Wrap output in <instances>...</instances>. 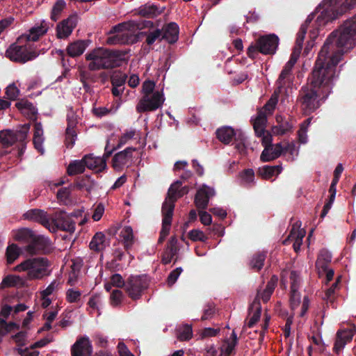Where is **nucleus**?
<instances>
[{"mask_svg":"<svg viewBox=\"0 0 356 356\" xmlns=\"http://www.w3.org/2000/svg\"><path fill=\"white\" fill-rule=\"evenodd\" d=\"M6 94L10 100H15L19 95V90L15 83H12L6 88Z\"/></svg>","mask_w":356,"mask_h":356,"instance_id":"59","label":"nucleus"},{"mask_svg":"<svg viewBox=\"0 0 356 356\" xmlns=\"http://www.w3.org/2000/svg\"><path fill=\"white\" fill-rule=\"evenodd\" d=\"M356 4V0H323L320 6L323 7L321 14L317 17V22L319 25L325 24L336 19L347 10L350 9Z\"/></svg>","mask_w":356,"mask_h":356,"instance_id":"6","label":"nucleus"},{"mask_svg":"<svg viewBox=\"0 0 356 356\" xmlns=\"http://www.w3.org/2000/svg\"><path fill=\"white\" fill-rule=\"evenodd\" d=\"M237 343V336L234 331L232 332L230 337L223 342L221 346V356H229L234 351Z\"/></svg>","mask_w":356,"mask_h":356,"instance_id":"37","label":"nucleus"},{"mask_svg":"<svg viewBox=\"0 0 356 356\" xmlns=\"http://www.w3.org/2000/svg\"><path fill=\"white\" fill-rule=\"evenodd\" d=\"M21 249L16 244H11L6 250V258L8 264L13 263L20 255Z\"/></svg>","mask_w":356,"mask_h":356,"instance_id":"48","label":"nucleus"},{"mask_svg":"<svg viewBox=\"0 0 356 356\" xmlns=\"http://www.w3.org/2000/svg\"><path fill=\"white\" fill-rule=\"evenodd\" d=\"M135 150V148L127 147L123 151L115 154L113 158L112 165L113 168L116 170H120L131 163L133 152Z\"/></svg>","mask_w":356,"mask_h":356,"instance_id":"24","label":"nucleus"},{"mask_svg":"<svg viewBox=\"0 0 356 356\" xmlns=\"http://www.w3.org/2000/svg\"><path fill=\"white\" fill-rule=\"evenodd\" d=\"M48 242L47 238L35 234L31 240L26 243L27 245L23 247L22 251L30 255L39 254L45 249Z\"/></svg>","mask_w":356,"mask_h":356,"instance_id":"17","label":"nucleus"},{"mask_svg":"<svg viewBox=\"0 0 356 356\" xmlns=\"http://www.w3.org/2000/svg\"><path fill=\"white\" fill-rule=\"evenodd\" d=\"M297 60L298 58L291 56L289 60L285 64L277 81L279 90H281V88L286 84L289 85L291 83L293 77L292 69Z\"/></svg>","mask_w":356,"mask_h":356,"instance_id":"21","label":"nucleus"},{"mask_svg":"<svg viewBox=\"0 0 356 356\" xmlns=\"http://www.w3.org/2000/svg\"><path fill=\"white\" fill-rule=\"evenodd\" d=\"M24 216L25 219L40 223L49 230L51 217L46 211L38 209H31L26 211Z\"/></svg>","mask_w":356,"mask_h":356,"instance_id":"23","label":"nucleus"},{"mask_svg":"<svg viewBox=\"0 0 356 356\" xmlns=\"http://www.w3.org/2000/svg\"><path fill=\"white\" fill-rule=\"evenodd\" d=\"M44 136H43V129L41 123L35 122L34 124V133H33V144L36 149L41 154H43L44 152V149L43 147V142H44Z\"/></svg>","mask_w":356,"mask_h":356,"instance_id":"31","label":"nucleus"},{"mask_svg":"<svg viewBox=\"0 0 356 356\" xmlns=\"http://www.w3.org/2000/svg\"><path fill=\"white\" fill-rule=\"evenodd\" d=\"M266 257V254L264 252H258L255 254L250 261V267L256 270L261 269L264 266Z\"/></svg>","mask_w":356,"mask_h":356,"instance_id":"50","label":"nucleus"},{"mask_svg":"<svg viewBox=\"0 0 356 356\" xmlns=\"http://www.w3.org/2000/svg\"><path fill=\"white\" fill-rule=\"evenodd\" d=\"M90 44L88 40H78L70 43L67 48V54L72 58L80 56L83 54Z\"/></svg>","mask_w":356,"mask_h":356,"instance_id":"27","label":"nucleus"},{"mask_svg":"<svg viewBox=\"0 0 356 356\" xmlns=\"http://www.w3.org/2000/svg\"><path fill=\"white\" fill-rule=\"evenodd\" d=\"M284 152V148L280 143L266 147L261 154V160L267 162L278 158Z\"/></svg>","mask_w":356,"mask_h":356,"instance_id":"28","label":"nucleus"},{"mask_svg":"<svg viewBox=\"0 0 356 356\" xmlns=\"http://www.w3.org/2000/svg\"><path fill=\"white\" fill-rule=\"evenodd\" d=\"M178 38L179 26L176 23H170L163 29L162 38L167 40L169 43L177 42Z\"/></svg>","mask_w":356,"mask_h":356,"instance_id":"33","label":"nucleus"},{"mask_svg":"<svg viewBox=\"0 0 356 356\" xmlns=\"http://www.w3.org/2000/svg\"><path fill=\"white\" fill-rule=\"evenodd\" d=\"M6 56L11 60L25 63L35 58L38 52L33 50L32 45L28 42H19V38L17 44L10 46L6 52Z\"/></svg>","mask_w":356,"mask_h":356,"instance_id":"8","label":"nucleus"},{"mask_svg":"<svg viewBox=\"0 0 356 356\" xmlns=\"http://www.w3.org/2000/svg\"><path fill=\"white\" fill-rule=\"evenodd\" d=\"M280 165H265L259 169V174L265 179H269L274 176L278 175L282 172Z\"/></svg>","mask_w":356,"mask_h":356,"instance_id":"40","label":"nucleus"},{"mask_svg":"<svg viewBox=\"0 0 356 356\" xmlns=\"http://www.w3.org/2000/svg\"><path fill=\"white\" fill-rule=\"evenodd\" d=\"M217 138L223 143L229 144L235 135L234 130L230 127H224L216 131Z\"/></svg>","mask_w":356,"mask_h":356,"instance_id":"39","label":"nucleus"},{"mask_svg":"<svg viewBox=\"0 0 356 356\" xmlns=\"http://www.w3.org/2000/svg\"><path fill=\"white\" fill-rule=\"evenodd\" d=\"M275 120L277 124L271 129L274 135H284L291 130L292 125L289 122L284 120L282 115H277Z\"/></svg>","mask_w":356,"mask_h":356,"instance_id":"30","label":"nucleus"},{"mask_svg":"<svg viewBox=\"0 0 356 356\" xmlns=\"http://www.w3.org/2000/svg\"><path fill=\"white\" fill-rule=\"evenodd\" d=\"M86 164L83 157L81 160H75L70 163L67 167V173L69 175H75L84 172Z\"/></svg>","mask_w":356,"mask_h":356,"instance_id":"44","label":"nucleus"},{"mask_svg":"<svg viewBox=\"0 0 356 356\" xmlns=\"http://www.w3.org/2000/svg\"><path fill=\"white\" fill-rule=\"evenodd\" d=\"M176 253L177 249L175 247H174L173 245L168 247L162 257L163 263L165 264L170 263L173 257L175 256Z\"/></svg>","mask_w":356,"mask_h":356,"instance_id":"55","label":"nucleus"},{"mask_svg":"<svg viewBox=\"0 0 356 356\" xmlns=\"http://www.w3.org/2000/svg\"><path fill=\"white\" fill-rule=\"evenodd\" d=\"M113 149H110L108 142L105 147V152L102 157L88 154L83 156L86 167L96 172H102L106 168V159L111 155Z\"/></svg>","mask_w":356,"mask_h":356,"instance_id":"14","label":"nucleus"},{"mask_svg":"<svg viewBox=\"0 0 356 356\" xmlns=\"http://www.w3.org/2000/svg\"><path fill=\"white\" fill-rule=\"evenodd\" d=\"M291 281V296L290 305L293 311H296L300 305V294L298 288L301 282L300 274L296 271H291L290 273Z\"/></svg>","mask_w":356,"mask_h":356,"instance_id":"16","label":"nucleus"},{"mask_svg":"<svg viewBox=\"0 0 356 356\" xmlns=\"http://www.w3.org/2000/svg\"><path fill=\"white\" fill-rule=\"evenodd\" d=\"M278 37L274 34L260 37L255 45H251L248 49L250 57L255 58L258 51L263 54H274L278 47Z\"/></svg>","mask_w":356,"mask_h":356,"instance_id":"9","label":"nucleus"},{"mask_svg":"<svg viewBox=\"0 0 356 356\" xmlns=\"http://www.w3.org/2000/svg\"><path fill=\"white\" fill-rule=\"evenodd\" d=\"M26 280V279L19 275H9L3 279L0 284V288L3 289L12 286H23L25 284Z\"/></svg>","mask_w":356,"mask_h":356,"instance_id":"36","label":"nucleus"},{"mask_svg":"<svg viewBox=\"0 0 356 356\" xmlns=\"http://www.w3.org/2000/svg\"><path fill=\"white\" fill-rule=\"evenodd\" d=\"M312 118H308L300 124V129L298 131V140L300 143L305 144L307 142V133Z\"/></svg>","mask_w":356,"mask_h":356,"instance_id":"49","label":"nucleus"},{"mask_svg":"<svg viewBox=\"0 0 356 356\" xmlns=\"http://www.w3.org/2000/svg\"><path fill=\"white\" fill-rule=\"evenodd\" d=\"M65 7V2L64 0H58L54 5L51 13V19L54 21H56L58 19L59 15Z\"/></svg>","mask_w":356,"mask_h":356,"instance_id":"53","label":"nucleus"},{"mask_svg":"<svg viewBox=\"0 0 356 356\" xmlns=\"http://www.w3.org/2000/svg\"><path fill=\"white\" fill-rule=\"evenodd\" d=\"M17 352L21 356H38L39 351L36 350L34 348H32L31 345L27 348H18Z\"/></svg>","mask_w":356,"mask_h":356,"instance_id":"62","label":"nucleus"},{"mask_svg":"<svg viewBox=\"0 0 356 356\" xmlns=\"http://www.w3.org/2000/svg\"><path fill=\"white\" fill-rule=\"evenodd\" d=\"M126 51L103 47L95 48L86 54L88 67L92 71L118 67L126 60Z\"/></svg>","mask_w":356,"mask_h":356,"instance_id":"2","label":"nucleus"},{"mask_svg":"<svg viewBox=\"0 0 356 356\" xmlns=\"http://www.w3.org/2000/svg\"><path fill=\"white\" fill-rule=\"evenodd\" d=\"M147 286L148 283L145 277L132 275L127 279L125 289L129 296L133 300H136L140 298L142 292Z\"/></svg>","mask_w":356,"mask_h":356,"instance_id":"13","label":"nucleus"},{"mask_svg":"<svg viewBox=\"0 0 356 356\" xmlns=\"http://www.w3.org/2000/svg\"><path fill=\"white\" fill-rule=\"evenodd\" d=\"M12 339L18 346H23L26 344L27 334L23 331L18 332L15 334L12 335Z\"/></svg>","mask_w":356,"mask_h":356,"instance_id":"58","label":"nucleus"},{"mask_svg":"<svg viewBox=\"0 0 356 356\" xmlns=\"http://www.w3.org/2000/svg\"><path fill=\"white\" fill-rule=\"evenodd\" d=\"M139 24L134 21L124 22L114 26L106 39L108 44H133L138 41Z\"/></svg>","mask_w":356,"mask_h":356,"instance_id":"5","label":"nucleus"},{"mask_svg":"<svg viewBox=\"0 0 356 356\" xmlns=\"http://www.w3.org/2000/svg\"><path fill=\"white\" fill-rule=\"evenodd\" d=\"M136 136H138V133L136 131V129H129L124 131V133L122 134L121 137L119 139L118 144L116 147H110V149H116L117 148H120L122 146L124 145L126 143H127L131 140L135 138Z\"/></svg>","mask_w":356,"mask_h":356,"instance_id":"45","label":"nucleus"},{"mask_svg":"<svg viewBox=\"0 0 356 356\" xmlns=\"http://www.w3.org/2000/svg\"><path fill=\"white\" fill-rule=\"evenodd\" d=\"M57 315V310L46 311L43 314V318L44 319L45 323L38 332H40L41 331L49 330L51 328V323L56 319Z\"/></svg>","mask_w":356,"mask_h":356,"instance_id":"46","label":"nucleus"},{"mask_svg":"<svg viewBox=\"0 0 356 356\" xmlns=\"http://www.w3.org/2000/svg\"><path fill=\"white\" fill-rule=\"evenodd\" d=\"M165 102L163 90H156L154 93L143 95L136 106L138 113L153 111L162 106Z\"/></svg>","mask_w":356,"mask_h":356,"instance_id":"10","label":"nucleus"},{"mask_svg":"<svg viewBox=\"0 0 356 356\" xmlns=\"http://www.w3.org/2000/svg\"><path fill=\"white\" fill-rule=\"evenodd\" d=\"M277 282V277L275 276L272 277L270 280L268 282L266 289L263 291H259L257 293V296L254 301L259 302V300L261 299L264 302H268L274 291Z\"/></svg>","mask_w":356,"mask_h":356,"instance_id":"32","label":"nucleus"},{"mask_svg":"<svg viewBox=\"0 0 356 356\" xmlns=\"http://www.w3.org/2000/svg\"><path fill=\"white\" fill-rule=\"evenodd\" d=\"M81 296V292L74 289H69L66 291V300L70 303L78 302Z\"/></svg>","mask_w":356,"mask_h":356,"instance_id":"54","label":"nucleus"},{"mask_svg":"<svg viewBox=\"0 0 356 356\" xmlns=\"http://www.w3.org/2000/svg\"><path fill=\"white\" fill-rule=\"evenodd\" d=\"M73 215H67L65 212L60 211L51 216L49 231L56 232L58 229L73 232L75 230L76 222L72 219Z\"/></svg>","mask_w":356,"mask_h":356,"instance_id":"11","label":"nucleus"},{"mask_svg":"<svg viewBox=\"0 0 356 356\" xmlns=\"http://www.w3.org/2000/svg\"><path fill=\"white\" fill-rule=\"evenodd\" d=\"M92 346L86 336L80 337L71 348L72 356H91Z\"/></svg>","mask_w":356,"mask_h":356,"instance_id":"20","label":"nucleus"},{"mask_svg":"<svg viewBox=\"0 0 356 356\" xmlns=\"http://www.w3.org/2000/svg\"><path fill=\"white\" fill-rule=\"evenodd\" d=\"M30 130V124H25L16 132L10 130L0 131V143L4 147H10L16 141L23 143L27 138Z\"/></svg>","mask_w":356,"mask_h":356,"instance_id":"12","label":"nucleus"},{"mask_svg":"<svg viewBox=\"0 0 356 356\" xmlns=\"http://www.w3.org/2000/svg\"><path fill=\"white\" fill-rule=\"evenodd\" d=\"M181 182L179 181L173 183L168 189V196L163 204L162 228L159 238V243H160L165 240L169 234L175 201L186 193L184 189L181 188Z\"/></svg>","mask_w":356,"mask_h":356,"instance_id":"3","label":"nucleus"},{"mask_svg":"<svg viewBox=\"0 0 356 356\" xmlns=\"http://www.w3.org/2000/svg\"><path fill=\"white\" fill-rule=\"evenodd\" d=\"M193 336L192 327L189 325H184L177 329V337L180 341H187Z\"/></svg>","mask_w":356,"mask_h":356,"instance_id":"51","label":"nucleus"},{"mask_svg":"<svg viewBox=\"0 0 356 356\" xmlns=\"http://www.w3.org/2000/svg\"><path fill=\"white\" fill-rule=\"evenodd\" d=\"M49 28V24L45 20H42L39 23L35 24L28 33L19 37V42H31L37 41L40 37L44 35Z\"/></svg>","mask_w":356,"mask_h":356,"instance_id":"15","label":"nucleus"},{"mask_svg":"<svg viewBox=\"0 0 356 356\" xmlns=\"http://www.w3.org/2000/svg\"><path fill=\"white\" fill-rule=\"evenodd\" d=\"M283 154H289L287 159L293 161L298 155L299 148L296 147L294 143H288L285 147H283Z\"/></svg>","mask_w":356,"mask_h":356,"instance_id":"52","label":"nucleus"},{"mask_svg":"<svg viewBox=\"0 0 356 356\" xmlns=\"http://www.w3.org/2000/svg\"><path fill=\"white\" fill-rule=\"evenodd\" d=\"M118 109V107H116L115 108H108L106 107H97V108H95L93 109V113L99 117V118H102L103 116H105V115H107L109 113H114L116 112Z\"/></svg>","mask_w":356,"mask_h":356,"instance_id":"61","label":"nucleus"},{"mask_svg":"<svg viewBox=\"0 0 356 356\" xmlns=\"http://www.w3.org/2000/svg\"><path fill=\"white\" fill-rule=\"evenodd\" d=\"M34 235L35 234L33 231L28 228H21L13 230L12 232V236L13 239L22 243H26L29 242Z\"/></svg>","mask_w":356,"mask_h":356,"instance_id":"35","label":"nucleus"},{"mask_svg":"<svg viewBox=\"0 0 356 356\" xmlns=\"http://www.w3.org/2000/svg\"><path fill=\"white\" fill-rule=\"evenodd\" d=\"M70 194V188H62L57 193L58 200L64 204H67L69 201V197Z\"/></svg>","mask_w":356,"mask_h":356,"instance_id":"57","label":"nucleus"},{"mask_svg":"<svg viewBox=\"0 0 356 356\" xmlns=\"http://www.w3.org/2000/svg\"><path fill=\"white\" fill-rule=\"evenodd\" d=\"M281 90L277 89L271 95L266 104L258 110L255 118H252V124L254 132L261 134L264 132L267 123V116L273 114L278 102L279 93Z\"/></svg>","mask_w":356,"mask_h":356,"instance_id":"7","label":"nucleus"},{"mask_svg":"<svg viewBox=\"0 0 356 356\" xmlns=\"http://www.w3.org/2000/svg\"><path fill=\"white\" fill-rule=\"evenodd\" d=\"M261 308L260 303L254 301L252 305H251L250 309V320L248 323V325L249 327H253L255 323L259 321L261 316Z\"/></svg>","mask_w":356,"mask_h":356,"instance_id":"42","label":"nucleus"},{"mask_svg":"<svg viewBox=\"0 0 356 356\" xmlns=\"http://www.w3.org/2000/svg\"><path fill=\"white\" fill-rule=\"evenodd\" d=\"M75 122L74 121L69 120L68 126L66 129V143L68 147H72L76 139V133L74 129Z\"/></svg>","mask_w":356,"mask_h":356,"instance_id":"47","label":"nucleus"},{"mask_svg":"<svg viewBox=\"0 0 356 356\" xmlns=\"http://www.w3.org/2000/svg\"><path fill=\"white\" fill-rule=\"evenodd\" d=\"M306 232L300 228V223L296 222L292 225L291 232L288 237L283 241L284 245L293 242L294 250L298 252L300 250L302 243V239L305 236Z\"/></svg>","mask_w":356,"mask_h":356,"instance_id":"18","label":"nucleus"},{"mask_svg":"<svg viewBox=\"0 0 356 356\" xmlns=\"http://www.w3.org/2000/svg\"><path fill=\"white\" fill-rule=\"evenodd\" d=\"M12 311L13 307L8 305H5L1 309L0 312V337H3L19 329V325L15 323H7L5 319L1 318V317L6 318Z\"/></svg>","mask_w":356,"mask_h":356,"instance_id":"22","label":"nucleus"},{"mask_svg":"<svg viewBox=\"0 0 356 356\" xmlns=\"http://www.w3.org/2000/svg\"><path fill=\"white\" fill-rule=\"evenodd\" d=\"M161 10L155 5L145 4L139 8L138 13L145 17H154L159 15Z\"/></svg>","mask_w":356,"mask_h":356,"instance_id":"43","label":"nucleus"},{"mask_svg":"<svg viewBox=\"0 0 356 356\" xmlns=\"http://www.w3.org/2000/svg\"><path fill=\"white\" fill-rule=\"evenodd\" d=\"M189 238L194 241H204L207 240V236L204 233L199 229H193L188 233Z\"/></svg>","mask_w":356,"mask_h":356,"instance_id":"63","label":"nucleus"},{"mask_svg":"<svg viewBox=\"0 0 356 356\" xmlns=\"http://www.w3.org/2000/svg\"><path fill=\"white\" fill-rule=\"evenodd\" d=\"M162 36V31L160 29H156L147 33L146 42L149 45L154 44Z\"/></svg>","mask_w":356,"mask_h":356,"instance_id":"60","label":"nucleus"},{"mask_svg":"<svg viewBox=\"0 0 356 356\" xmlns=\"http://www.w3.org/2000/svg\"><path fill=\"white\" fill-rule=\"evenodd\" d=\"M154 88H155V83L154 81H152L149 80L145 81L143 83V86H142L143 95H150V94L154 93V92L156 91V90H154Z\"/></svg>","mask_w":356,"mask_h":356,"instance_id":"64","label":"nucleus"},{"mask_svg":"<svg viewBox=\"0 0 356 356\" xmlns=\"http://www.w3.org/2000/svg\"><path fill=\"white\" fill-rule=\"evenodd\" d=\"M213 188L203 185L197 192L195 202L197 208L204 209L207 207L209 200L215 195Z\"/></svg>","mask_w":356,"mask_h":356,"instance_id":"25","label":"nucleus"},{"mask_svg":"<svg viewBox=\"0 0 356 356\" xmlns=\"http://www.w3.org/2000/svg\"><path fill=\"white\" fill-rule=\"evenodd\" d=\"M354 335L353 329L339 330L337 333V339L334 343V350L338 354L343 349L346 343L352 341Z\"/></svg>","mask_w":356,"mask_h":356,"instance_id":"26","label":"nucleus"},{"mask_svg":"<svg viewBox=\"0 0 356 356\" xmlns=\"http://www.w3.org/2000/svg\"><path fill=\"white\" fill-rule=\"evenodd\" d=\"M78 22L76 15H70L58 23L56 26V35L60 39L67 38L72 33Z\"/></svg>","mask_w":356,"mask_h":356,"instance_id":"19","label":"nucleus"},{"mask_svg":"<svg viewBox=\"0 0 356 356\" xmlns=\"http://www.w3.org/2000/svg\"><path fill=\"white\" fill-rule=\"evenodd\" d=\"M307 32V27L305 25H302L300 27V29L297 34V38L296 40V45L293 49V52L291 54V56L295 57L298 59L300 56V54L302 49V43L305 39V36Z\"/></svg>","mask_w":356,"mask_h":356,"instance_id":"38","label":"nucleus"},{"mask_svg":"<svg viewBox=\"0 0 356 356\" xmlns=\"http://www.w3.org/2000/svg\"><path fill=\"white\" fill-rule=\"evenodd\" d=\"M356 44V17L346 21L327 38L319 52L311 81L301 91V108L305 115L316 110L330 94L337 77V65L343 54Z\"/></svg>","mask_w":356,"mask_h":356,"instance_id":"1","label":"nucleus"},{"mask_svg":"<svg viewBox=\"0 0 356 356\" xmlns=\"http://www.w3.org/2000/svg\"><path fill=\"white\" fill-rule=\"evenodd\" d=\"M106 247V237L102 232H97L92 237L90 248L95 251H101Z\"/></svg>","mask_w":356,"mask_h":356,"instance_id":"41","label":"nucleus"},{"mask_svg":"<svg viewBox=\"0 0 356 356\" xmlns=\"http://www.w3.org/2000/svg\"><path fill=\"white\" fill-rule=\"evenodd\" d=\"M119 240L123 243L126 250L131 248L135 242L133 229L130 226L122 227L119 234Z\"/></svg>","mask_w":356,"mask_h":356,"instance_id":"29","label":"nucleus"},{"mask_svg":"<svg viewBox=\"0 0 356 356\" xmlns=\"http://www.w3.org/2000/svg\"><path fill=\"white\" fill-rule=\"evenodd\" d=\"M51 263L43 257L28 258L13 268V270L24 273L26 280H40L50 274Z\"/></svg>","mask_w":356,"mask_h":356,"instance_id":"4","label":"nucleus"},{"mask_svg":"<svg viewBox=\"0 0 356 356\" xmlns=\"http://www.w3.org/2000/svg\"><path fill=\"white\" fill-rule=\"evenodd\" d=\"M331 260L332 254L328 250L323 249L320 251L316 262V266L318 270V273H321V270L323 271L327 270V267Z\"/></svg>","mask_w":356,"mask_h":356,"instance_id":"34","label":"nucleus"},{"mask_svg":"<svg viewBox=\"0 0 356 356\" xmlns=\"http://www.w3.org/2000/svg\"><path fill=\"white\" fill-rule=\"evenodd\" d=\"M123 298V293L119 289L113 290L110 296L111 304L113 307H117L120 305Z\"/></svg>","mask_w":356,"mask_h":356,"instance_id":"56","label":"nucleus"}]
</instances>
